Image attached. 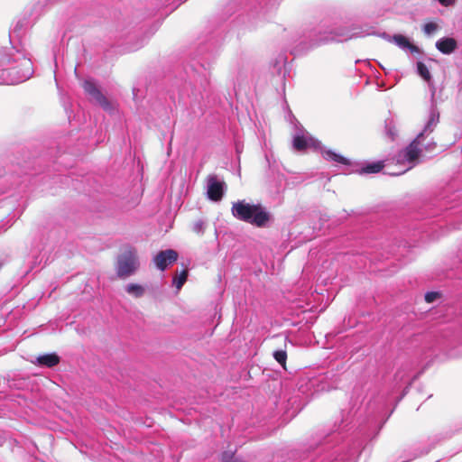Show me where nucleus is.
<instances>
[{"mask_svg":"<svg viewBox=\"0 0 462 462\" xmlns=\"http://www.w3.org/2000/svg\"><path fill=\"white\" fill-rule=\"evenodd\" d=\"M28 24L25 17L17 20L9 32V46L0 49V85L19 84L33 74L32 62L22 42Z\"/></svg>","mask_w":462,"mask_h":462,"instance_id":"obj_1","label":"nucleus"},{"mask_svg":"<svg viewBox=\"0 0 462 462\" xmlns=\"http://www.w3.org/2000/svg\"><path fill=\"white\" fill-rule=\"evenodd\" d=\"M368 35H378L379 37L386 40L389 42H393L399 48L402 50H409L411 53H419L420 49L416 45L412 44L409 39L402 34H394L391 36L387 32H383L382 33H376L374 27L371 26H364V27H356L353 26L351 28L338 27L333 28L328 31H325L323 32H319V36L316 39H312L310 41V46L305 48L301 46V43L297 46L292 53L296 55H300L303 51H307L314 47L319 46L321 44H326L332 42H345L353 38L358 37H365Z\"/></svg>","mask_w":462,"mask_h":462,"instance_id":"obj_2","label":"nucleus"},{"mask_svg":"<svg viewBox=\"0 0 462 462\" xmlns=\"http://www.w3.org/2000/svg\"><path fill=\"white\" fill-rule=\"evenodd\" d=\"M292 146L293 149L298 152H304L307 149H312L315 152H320L324 159L327 161L335 162L344 165L350 164L347 158L330 149L325 148L320 141L314 138L301 125L295 126V132L292 136Z\"/></svg>","mask_w":462,"mask_h":462,"instance_id":"obj_3","label":"nucleus"},{"mask_svg":"<svg viewBox=\"0 0 462 462\" xmlns=\"http://www.w3.org/2000/svg\"><path fill=\"white\" fill-rule=\"evenodd\" d=\"M234 217L257 227H264L271 215L261 204H251L245 200L233 202L231 208Z\"/></svg>","mask_w":462,"mask_h":462,"instance_id":"obj_4","label":"nucleus"},{"mask_svg":"<svg viewBox=\"0 0 462 462\" xmlns=\"http://www.w3.org/2000/svg\"><path fill=\"white\" fill-rule=\"evenodd\" d=\"M422 136L423 134H419L408 146L397 153V165L404 166L405 168L399 171H388V174L393 176L401 175L424 160L425 155L421 153V149L418 147V143L420 142Z\"/></svg>","mask_w":462,"mask_h":462,"instance_id":"obj_5","label":"nucleus"},{"mask_svg":"<svg viewBox=\"0 0 462 462\" xmlns=\"http://www.w3.org/2000/svg\"><path fill=\"white\" fill-rule=\"evenodd\" d=\"M140 267L137 250L131 245H125L121 248L116 256V273L121 279L134 275Z\"/></svg>","mask_w":462,"mask_h":462,"instance_id":"obj_6","label":"nucleus"},{"mask_svg":"<svg viewBox=\"0 0 462 462\" xmlns=\"http://www.w3.org/2000/svg\"><path fill=\"white\" fill-rule=\"evenodd\" d=\"M390 255H392L393 259L387 267H380L376 270L380 277L390 276L399 270L401 264L396 263L395 261L400 260L399 257L402 255V253H395V246L392 247L391 250H386L383 246L380 248L374 246L371 251L365 252V257L373 263H383L384 260H389Z\"/></svg>","mask_w":462,"mask_h":462,"instance_id":"obj_7","label":"nucleus"},{"mask_svg":"<svg viewBox=\"0 0 462 462\" xmlns=\"http://www.w3.org/2000/svg\"><path fill=\"white\" fill-rule=\"evenodd\" d=\"M439 122V112L437 107L430 108L428 120L420 134H423L422 139L418 143V147L421 149V153L432 154L437 148V143L432 137H430Z\"/></svg>","mask_w":462,"mask_h":462,"instance_id":"obj_8","label":"nucleus"},{"mask_svg":"<svg viewBox=\"0 0 462 462\" xmlns=\"http://www.w3.org/2000/svg\"><path fill=\"white\" fill-rule=\"evenodd\" d=\"M186 73L189 79V85L192 88L191 94L195 99H198L199 97H202V91H206L209 80H208V71L205 68L204 64L198 62L197 65L191 64L189 66V70L186 69Z\"/></svg>","mask_w":462,"mask_h":462,"instance_id":"obj_9","label":"nucleus"},{"mask_svg":"<svg viewBox=\"0 0 462 462\" xmlns=\"http://www.w3.org/2000/svg\"><path fill=\"white\" fill-rule=\"evenodd\" d=\"M436 279L439 282L450 281L443 286L451 287L452 289H462V258L457 257L454 261L453 266L441 273L436 275Z\"/></svg>","mask_w":462,"mask_h":462,"instance_id":"obj_10","label":"nucleus"},{"mask_svg":"<svg viewBox=\"0 0 462 462\" xmlns=\"http://www.w3.org/2000/svg\"><path fill=\"white\" fill-rule=\"evenodd\" d=\"M83 88L88 95L90 100L100 106L105 111H112L113 106L108 99L103 95L100 89L92 79L84 81Z\"/></svg>","mask_w":462,"mask_h":462,"instance_id":"obj_11","label":"nucleus"},{"mask_svg":"<svg viewBox=\"0 0 462 462\" xmlns=\"http://www.w3.org/2000/svg\"><path fill=\"white\" fill-rule=\"evenodd\" d=\"M226 185L217 175H209L207 179V194L212 201H220L225 194Z\"/></svg>","mask_w":462,"mask_h":462,"instance_id":"obj_12","label":"nucleus"},{"mask_svg":"<svg viewBox=\"0 0 462 462\" xmlns=\"http://www.w3.org/2000/svg\"><path fill=\"white\" fill-rule=\"evenodd\" d=\"M416 71L418 75L422 78L428 84L430 93V107H437L438 98L436 97V86L434 85L431 74L428 67L421 61H418L416 65Z\"/></svg>","mask_w":462,"mask_h":462,"instance_id":"obj_13","label":"nucleus"},{"mask_svg":"<svg viewBox=\"0 0 462 462\" xmlns=\"http://www.w3.org/2000/svg\"><path fill=\"white\" fill-rule=\"evenodd\" d=\"M178 259V253L173 249L160 251L154 257L153 263L157 269L163 272L168 266L174 263Z\"/></svg>","mask_w":462,"mask_h":462,"instance_id":"obj_14","label":"nucleus"},{"mask_svg":"<svg viewBox=\"0 0 462 462\" xmlns=\"http://www.w3.org/2000/svg\"><path fill=\"white\" fill-rule=\"evenodd\" d=\"M457 47V41L450 37H443L436 42V48L443 54H451Z\"/></svg>","mask_w":462,"mask_h":462,"instance_id":"obj_15","label":"nucleus"},{"mask_svg":"<svg viewBox=\"0 0 462 462\" xmlns=\"http://www.w3.org/2000/svg\"><path fill=\"white\" fill-rule=\"evenodd\" d=\"M60 358L55 353L45 354L37 357V364L49 368L54 367L60 364Z\"/></svg>","mask_w":462,"mask_h":462,"instance_id":"obj_16","label":"nucleus"},{"mask_svg":"<svg viewBox=\"0 0 462 462\" xmlns=\"http://www.w3.org/2000/svg\"><path fill=\"white\" fill-rule=\"evenodd\" d=\"M383 169V163L382 162H374L366 163L361 168V174H371L380 172Z\"/></svg>","mask_w":462,"mask_h":462,"instance_id":"obj_17","label":"nucleus"},{"mask_svg":"<svg viewBox=\"0 0 462 462\" xmlns=\"http://www.w3.org/2000/svg\"><path fill=\"white\" fill-rule=\"evenodd\" d=\"M282 339L283 341L284 348L275 350L273 352V357L284 369H286V361H287L286 342H287V338L283 337Z\"/></svg>","mask_w":462,"mask_h":462,"instance_id":"obj_18","label":"nucleus"},{"mask_svg":"<svg viewBox=\"0 0 462 462\" xmlns=\"http://www.w3.org/2000/svg\"><path fill=\"white\" fill-rule=\"evenodd\" d=\"M71 279H76L85 282L84 289H95L98 287L97 279L94 275L87 278L84 274H77L76 276L71 277Z\"/></svg>","mask_w":462,"mask_h":462,"instance_id":"obj_19","label":"nucleus"},{"mask_svg":"<svg viewBox=\"0 0 462 462\" xmlns=\"http://www.w3.org/2000/svg\"><path fill=\"white\" fill-rule=\"evenodd\" d=\"M187 278L188 271L183 269L180 273H176V275L173 277L172 284L176 287V289H181L187 281Z\"/></svg>","mask_w":462,"mask_h":462,"instance_id":"obj_20","label":"nucleus"},{"mask_svg":"<svg viewBox=\"0 0 462 462\" xmlns=\"http://www.w3.org/2000/svg\"><path fill=\"white\" fill-rule=\"evenodd\" d=\"M32 261L30 262L29 270L26 272V274L32 272L36 267L40 266L45 258V254L39 253L37 254L32 255Z\"/></svg>","mask_w":462,"mask_h":462,"instance_id":"obj_21","label":"nucleus"},{"mask_svg":"<svg viewBox=\"0 0 462 462\" xmlns=\"http://www.w3.org/2000/svg\"><path fill=\"white\" fill-rule=\"evenodd\" d=\"M221 462H243L236 457L234 451H225L221 455Z\"/></svg>","mask_w":462,"mask_h":462,"instance_id":"obj_22","label":"nucleus"},{"mask_svg":"<svg viewBox=\"0 0 462 462\" xmlns=\"http://www.w3.org/2000/svg\"><path fill=\"white\" fill-rule=\"evenodd\" d=\"M440 297H441V293L439 291H428L425 294V300L428 303H432L433 301H435L436 300L439 299Z\"/></svg>","mask_w":462,"mask_h":462,"instance_id":"obj_23","label":"nucleus"},{"mask_svg":"<svg viewBox=\"0 0 462 462\" xmlns=\"http://www.w3.org/2000/svg\"><path fill=\"white\" fill-rule=\"evenodd\" d=\"M437 29L438 25L434 23H427L423 26V32L428 35L432 34Z\"/></svg>","mask_w":462,"mask_h":462,"instance_id":"obj_24","label":"nucleus"},{"mask_svg":"<svg viewBox=\"0 0 462 462\" xmlns=\"http://www.w3.org/2000/svg\"><path fill=\"white\" fill-rule=\"evenodd\" d=\"M193 230L196 233H203L204 232V222L201 220L197 221L193 226Z\"/></svg>","mask_w":462,"mask_h":462,"instance_id":"obj_25","label":"nucleus"},{"mask_svg":"<svg viewBox=\"0 0 462 462\" xmlns=\"http://www.w3.org/2000/svg\"><path fill=\"white\" fill-rule=\"evenodd\" d=\"M443 88H439V89L436 88V97L438 98L437 104L443 102L445 97L442 96Z\"/></svg>","mask_w":462,"mask_h":462,"instance_id":"obj_26","label":"nucleus"},{"mask_svg":"<svg viewBox=\"0 0 462 462\" xmlns=\"http://www.w3.org/2000/svg\"><path fill=\"white\" fill-rule=\"evenodd\" d=\"M443 6H450L455 4L457 0H438Z\"/></svg>","mask_w":462,"mask_h":462,"instance_id":"obj_27","label":"nucleus"},{"mask_svg":"<svg viewBox=\"0 0 462 462\" xmlns=\"http://www.w3.org/2000/svg\"><path fill=\"white\" fill-rule=\"evenodd\" d=\"M128 291L130 293H132L134 295V297L138 298V297H141L143 295V291L136 290V291Z\"/></svg>","mask_w":462,"mask_h":462,"instance_id":"obj_28","label":"nucleus"},{"mask_svg":"<svg viewBox=\"0 0 462 462\" xmlns=\"http://www.w3.org/2000/svg\"><path fill=\"white\" fill-rule=\"evenodd\" d=\"M125 289H129V290H132V289H143V287L138 285V284L130 283V284L127 285V287Z\"/></svg>","mask_w":462,"mask_h":462,"instance_id":"obj_29","label":"nucleus"},{"mask_svg":"<svg viewBox=\"0 0 462 462\" xmlns=\"http://www.w3.org/2000/svg\"><path fill=\"white\" fill-rule=\"evenodd\" d=\"M388 134L393 138L394 134L393 133V130L388 129Z\"/></svg>","mask_w":462,"mask_h":462,"instance_id":"obj_30","label":"nucleus"},{"mask_svg":"<svg viewBox=\"0 0 462 462\" xmlns=\"http://www.w3.org/2000/svg\"><path fill=\"white\" fill-rule=\"evenodd\" d=\"M397 247H398V251H401V245H398ZM404 250H405V245H403L402 248V251H404Z\"/></svg>","mask_w":462,"mask_h":462,"instance_id":"obj_31","label":"nucleus"}]
</instances>
